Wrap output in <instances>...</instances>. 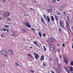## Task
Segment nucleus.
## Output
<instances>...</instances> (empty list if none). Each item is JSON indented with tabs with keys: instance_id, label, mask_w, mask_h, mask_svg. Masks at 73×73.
<instances>
[{
	"instance_id": "nucleus-5",
	"label": "nucleus",
	"mask_w": 73,
	"mask_h": 73,
	"mask_svg": "<svg viewBox=\"0 0 73 73\" xmlns=\"http://www.w3.org/2000/svg\"><path fill=\"white\" fill-rule=\"evenodd\" d=\"M66 28L68 29L69 28V22L68 21H66Z\"/></svg>"
},
{
	"instance_id": "nucleus-55",
	"label": "nucleus",
	"mask_w": 73,
	"mask_h": 73,
	"mask_svg": "<svg viewBox=\"0 0 73 73\" xmlns=\"http://www.w3.org/2000/svg\"><path fill=\"white\" fill-rule=\"evenodd\" d=\"M29 48L30 49H32L33 48V47H32L30 46L29 47Z\"/></svg>"
},
{
	"instance_id": "nucleus-46",
	"label": "nucleus",
	"mask_w": 73,
	"mask_h": 73,
	"mask_svg": "<svg viewBox=\"0 0 73 73\" xmlns=\"http://www.w3.org/2000/svg\"><path fill=\"white\" fill-rule=\"evenodd\" d=\"M0 20H3V17H0Z\"/></svg>"
},
{
	"instance_id": "nucleus-32",
	"label": "nucleus",
	"mask_w": 73,
	"mask_h": 73,
	"mask_svg": "<svg viewBox=\"0 0 73 73\" xmlns=\"http://www.w3.org/2000/svg\"><path fill=\"white\" fill-rule=\"evenodd\" d=\"M36 45H37V46H38V48H40V44H36Z\"/></svg>"
},
{
	"instance_id": "nucleus-14",
	"label": "nucleus",
	"mask_w": 73,
	"mask_h": 73,
	"mask_svg": "<svg viewBox=\"0 0 73 73\" xmlns=\"http://www.w3.org/2000/svg\"><path fill=\"white\" fill-rule=\"evenodd\" d=\"M0 52L1 53V54H5V51L4 50H2Z\"/></svg>"
},
{
	"instance_id": "nucleus-7",
	"label": "nucleus",
	"mask_w": 73,
	"mask_h": 73,
	"mask_svg": "<svg viewBox=\"0 0 73 73\" xmlns=\"http://www.w3.org/2000/svg\"><path fill=\"white\" fill-rule=\"evenodd\" d=\"M49 45H50V47L51 49V50H53L54 49V48L53 47V45L52 44H50V43H49Z\"/></svg>"
},
{
	"instance_id": "nucleus-53",
	"label": "nucleus",
	"mask_w": 73,
	"mask_h": 73,
	"mask_svg": "<svg viewBox=\"0 0 73 73\" xmlns=\"http://www.w3.org/2000/svg\"><path fill=\"white\" fill-rule=\"evenodd\" d=\"M60 58H62V56L61 55H59Z\"/></svg>"
},
{
	"instance_id": "nucleus-10",
	"label": "nucleus",
	"mask_w": 73,
	"mask_h": 73,
	"mask_svg": "<svg viewBox=\"0 0 73 73\" xmlns=\"http://www.w3.org/2000/svg\"><path fill=\"white\" fill-rule=\"evenodd\" d=\"M8 52H11V54H13V55L14 54V53H13V50H8Z\"/></svg>"
},
{
	"instance_id": "nucleus-17",
	"label": "nucleus",
	"mask_w": 73,
	"mask_h": 73,
	"mask_svg": "<svg viewBox=\"0 0 73 73\" xmlns=\"http://www.w3.org/2000/svg\"><path fill=\"white\" fill-rule=\"evenodd\" d=\"M27 56H29L30 57H31V58H32L33 57V56H32V55L30 54H27Z\"/></svg>"
},
{
	"instance_id": "nucleus-35",
	"label": "nucleus",
	"mask_w": 73,
	"mask_h": 73,
	"mask_svg": "<svg viewBox=\"0 0 73 73\" xmlns=\"http://www.w3.org/2000/svg\"><path fill=\"white\" fill-rule=\"evenodd\" d=\"M56 41V40L54 38H52V42H54Z\"/></svg>"
},
{
	"instance_id": "nucleus-61",
	"label": "nucleus",
	"mask_w": 73,
	"mask_h": 73,
	"mask_svg": "<svg viewBox=\"0 0 73 73\" xmlns=\"http://www.w3.org/2000/svg\"><path fill=\"white\" fill-rule=\"evenodd\" d=\"M63 13H64V14H65L66 13V12H64Z\"/></svg>"
},
{
	"instance_id": "nucleus-26",
	"label": "nucleus",
	"mask_w": 73,
	"mask_h": 73,
	"mask_svg": "<svg viewBox=\"0 0 73 73\" xmlns=\"http://www.w3.org/2000/svg\"><path fill=\"white\" fill-rule=\"evenodd\" d=\"M5 56L6 57H7V56H8V53L5 52Z\"/></svg>"
},
{
	"instance_id": "nucleus-20",
	"label": "nucleus",
	"mask_w": 73,
	"mask_h": 73,
	"mask_svg": "<svg viewBox=\"0 0 73 73\" xmlns=\"http://www.w3.org/2000/svg\"><path fill=\"white\" fill-rule=\"evenodd\" d=\"M47 10L48 12L50 13L51 12H52V10H51V9H47Z\"/></svg>"
},
{
	"instance_id": "nucleus-11",
	"label": "nucleus",
	"mask_w": 73,
	"mask_h": 73,
	"mask_svg": "<svg viewBox=\"0 0 73 73\" xmlns=\"http://www.w3.org/2000/svg\"><path fill=\"white\" fill-rule=\"evenodd\" d=\"M56 70L57 72L58 73H61V69H59V68H57Z\"/></svg>"
},
{
	"instance_id": "nucleus-28",
	"label": "nucleus",
	"mask_w": 73,
	"mask_h": 73,
	"mask_svg": "<svg viewBox=\"0 0 73 73\" xmlns=\"http://www.w3.org/2000/svg\"><path fill=\"white\" fill-rule=\"evenodd\" d=\"M53 38H50L48 39L49 41H50L51 42H52Z\"/></svg>"
},
{
	"instance_id": "nucleus-41",
	"label": "nucleus",
	"mask_w": 73,
	"mask_h": 73,
	"mask_svg": "<svg viewBox=\"0 0 73 73\" xmlns=\"http://www.w3.org/2000/svg\"><path fill=\"white\" fill-rule=\"evenodd\" d=\"M5 66V65L4 64H0V66Z\"/></svg>"
},
{
	"instance_id": "nucleus-37",
	"label": "nucleus",
	"mask_w": 73,
	"mask_h": 73,
	"mask_svg": "<svg viewBox=\"0 0 73 73\" xmlns=\"http://www.w3.org/2000/svg\"><path fill=\"white\" fill-rule=\"evenodd\" d=\"M61 28H63V29H64V30H65V29H65V27H64V26H63L62 27H61Z\"/></svg>"
},
{
	"instance_id": "nucleus-60",
	"label": "nucleus",
	"mask_w": 73,
	"mask_h": 73,
	"mask_svg": "<svg viewBox=\"0 0 73 73\" xmlns=\"http://www.w3.org/2000/svg\"><path fill=\"white\" fill-rule=\"evenodd\" d=\"M56 60H58V58H56Z\"/></svg>"
},
{
	"instance_id": "nucleus-39",
	"label": "nucleus",
	"mask_w": 73,
	"mask_h": 73,
	"mask_svg": "<svg viewBox=\"0 0 73 73\" xmlns=\"http://www.w3.org/2000/svg\"><path fill=\"white\" fill-rule=\"evenodd\" d=\"M5 27L6 28H9V26L8 25H5Z\"/></svg>"
},
{
	"instance_id": "nucleus-34",
	"label": "nucleus",
	"mask_w": 73,
	"mask_h": 73,
	"mask_svg": "<svg viewBox=\"0 0 73 73\" xmlns=\"http://www.w3.org/2000/svg\"><path fill=\"white\" fill-rule=\"evenodd\" d=\"M52 60H53L52 58V57L50 58L49 60L50 62V61H52Z\"/></svg>"
},
{
	"instance_id": "nucleus-47",
	"label": "nucleus",
	"mask_w": 73,
	"mask_h": 73,
	"mask_svg": "<svg viewBox=\"0 0 73 73\" xmlns=\"http://www.w3.org/2000/svg\"><path fill=\"white\" fill-rule=\"evenodd\" d=\"M30 72H32V73H34V71H33V70H31Z\"/></svg>"
},
{
	"instance_id": "nucleus-29",
	"label": "nucleus",
	"mask_w": 73,
	"mask_h": 73,
	"mask_svg": "<svg viewBox=\"0 0 73 73\" xmlns=\"http://www.w3.org/2000/svg\"><path fill=\"white\" fill-rule=\"evenodd\" d=\"M33 43L34 44L36 45L37 44V43H38V42H37V41H36V42L35 41L33 42Z\"/></svg>"
},
{
	"instance_id": "nucleus-21",
	"label": "nucleus",
	"mask_w": 73,
	"mask_h": 73,
	"mask_svg": "<svg viewBox=\"0 0 73 73\" xmlns=\"http://www.w3.org/2000/svg\"><path fill=\"white\" fill-rule=\"evenodd\" d=\"M15 64L17 66H20V65L18 63H16Z\"/></svg>"
},
{
	"instance_id": "nucleus-16",
	"label": "nucleus",
	"mask_w": 73,
	"mask_h": 73,
	"mask_svg": "<svg viewBox=\"0 0 73 73\" xmlns=\"http://www.w3.org/2000/svg\"><path fill=\"white\" fill-rule=\"evenodd\" d=\"M50 8L52 10H54L55 9V8H54V7L53 6H51L50 7Z\"/></svg>"
},
{
	"instance_id": "nucleus-54",
	"label": "nucleus",
	"mask_w": 73,
	"mask_h": 73,
	"mask_svg": "<svg viewBox=\"0 0 73 73\" xmlns=\"http://www.w3.org/2000/svg\"><path fill=\"white\" fill-rule=\"evenodd\" d=\"M1 37H2L3 38H4V37H3V35H1Z\"/></svg>"
},
{
	"instance_id": "nucleus-8",
	"label": "nucleus",
	"mask_w": 73,
	"mask_h": 73,
	"mask_svg": "<svg viewBox=\"0 0 73 73\" xmlns=\"http://www.w3.org/2000/svg\"><path fill=\"white\" fill-rule=\"evenodd\" d=\"M40 19L41 22H42V23L45 25V21L44 19V18H43V17H42L40 18Z\"/></svg>"
},
{
	"instance_id": "nucleus-22",
	"label": "nucleus",
	"mask_w": 73,
	"mask_h": 73,
	"mask_svg": "<svg viewBox=\"0 0 73 73\" xmlns=\"http://www.w3.org/2000/svg\"><path fill=\"white\" fill-rule=\"evenodd\" d=\"M58 66L59 68L60 69H61V64H58Z\"/></svg>"
},
{
	"instance_id": "nucleus-56",
	"label": "nucleus",
	"mask_w": 73,
	"mask_h": 73,
	"mask_svg": "<svg viewBox=\"0 0 73 73\" xmlns=\"http://www.w3.org/2000/svg\"><path fill=\"white\" fill-rule=\"evenodd\" d=\"M71 29H72V31H73V27L72 26L71 27Z\"/></svg>"
},
{
	"instance_id": "nucleus-18",
	"label": "nucleus",
	"mask_w": 73,
	"mask_h": 73,
	"mask_svg": "<svg viewBox=\"0 0 73 73\" xmlns=\"http://www.w3.org/2000/svg\"><path fill=\"white\" fill-rule=\"evenodd\" d=\"M38 35L41 38L42 37V35H41V33L40 32H38Z\"/></svg>"
},
{
	"instance_id": "nucleus-63",
	"label": "nucleus",
	"mask_w": 73,
	"mask_h": 73,
	"mask_svg": "<svg viewBox=\"0 0 73 73\" xmlns=\"http://www.w3.org/2000/svg\"><path fill=\"white\" fill-rule=\"evenodd\" d=\"M3 2H4V1H5V0H3Z\"/></svg>"
},
{
	"instance_id": "nucleus-36",
	"label": "nucleus",
	"mask_w": 73,
	"mask_h": 73,
	"mask_svg": "<svg viewBox=\"0 0 73 73\" xmlns=\"http://www.w3.org/2000/svg\"><path fill=\"white\" fill-rule=\"evenodd\" d=\"M2 31H4L5 32L6 31H7V30L5 29H2Z\"/></svg>"
},
{
	"instance_id": "nucleus-24",
	"label": "nucleus",
	"mask_w": 73,
	"mask_h": 73,
	"mask_svg": "<svg viewBox=\"0 0 73 73\" xmlns=\"http://www.w3.org/2000/svg\"><path fill=\"white\" fill-rule=\"evenodd\" d=\"M43 66H46V64L45 63H43L42 64Z\"/></svg>"
},
{
	"instance_id": "nucleus-59",
	"label": "nucleus",
	"mask_w": 73,
	"mask_h": 73,
	"mask_svg": "<svg viewBox=\"0 0 73 73\" xmlns=\"http://www.w3.org/2000/svg\"><path fill=\"white\" fill-rule=\"evenodd\" d=\"M50 25L51 26L52 25V23H51V22H50Z\"/></svg>"
},
{
	"instance_id": "nucleus-4",
	"label": "nucleus",
	"mask_w": 73,
	"mask_h": 73,
	"mask_svg": "<svg viewBox=\"0 0 73 73\" xmlns=\"http://www.w3.org/2000/svg\"><path fill=\"white\" fill-rule=\"evenodd\" d=\"M33 53L34 54L35 58L36 60H37L38 58V57H39V55L37 54L36 52H34Z\"/></svg>"
},
{
	"instance_id": "nucleus-44",
	"label": "nucleus",
	"mask_w": 73,
	"mask_h": 73,
	"mask_svg": "<svg viewBox=\"0 0 73 73\" xmlns=\"http://www.w3.org/2000/svg\"><path fill=\"white\" fill-rule=\"evenodd\" d=\"M67 19L68 21H69V17H67Z\"/></svg>"
},
{
	"instance_id": "nucleus-9",
	"label": "nucleus",
	"mask_w": 73,
	"mask_h": 73,
	"mask_svg": "<svg viewBox=\"0 0 73 73\" xmlns=\"http://www.w3.org/2000/svg\"><path fill=\"white\" fill-rule=\"evenodd\" d=\"M56 13V15H61V13L58 11H57Z\"/></svg>"
},
{
	"instance_id": "nucleus-3",
	"label": "nucleus",
	"mask_w": 73,
	"mask_h": 73,
	"mask_svg": "<svg viewBox=\"0 0 73 73\" xmlns=\"http://www.w3.org/2000/svg\"><path fill=\"white\" fill-rule=\"evenodd\" d=\"M59 25L60 27H62L64 26V23L62 22V21L61 20H60L59 21Z\"/></svg>"
},
{
	"instance_id": "nucleus-1",
	"label": "nucleus",
	"mask_w": 73,
	"mask_h": 73,
	"mask_svg": "<svg viewBox=\"0 0 73 73\" xmlns=\"http://www.w3.org/2000/svg\"><path fill=\"white\" fill-rule=\"evenodd\" d=\"M5 15H4L3 16V18H6L7 17V16H9V13L7 11H6L5 13Z\"/></svg>"
},
{
	"instance_id": "nucleus-15",
	"label": "nucleus",
	"mask_w": 73,
	"mask_h": 73,
	"mask_svg": "<svg viewBox=\"0 0 73 73\" xmlns=\"http://www.w3.org/2000/svg\"><path fill=\"white\" fill-rule=\"evenodd\" d=\"M54 17L56 20V21H57V20H58V17H57V16H56V15H55Z\"/></svg>"
},
{
	"instance_id": "nucleus-13",
	"label": "nucleus",
	"mask_w": 73,
	"mask_h": 73,
	"mask_svg": "<svg viewBox=\"0 0 73 73\" xmlns=\"http://www.w3.org/2000/svg\"><path fill=\"white\" fill-rule=\"evenodd\" d=\"M69 69H70V71L71 72H73V68L72 67V66L70 67V68H69Z\"/></svg>"
},
{
	"instance_id": "nucleus-57",
	"label": "nucleus",
	"mask_w": 73,
	"mask_h": 73,
	"mask_svg": "<svg viewBox=\"0 0 73 73\" xmlns=\"http://www.w3.org/2000/svg\"><path fill=\"white\" fill-rule=\"evenodd\" d=\"M6 30H7V32H9V30L7 29H6Z\"/></svg>"
},
{
	"instance_id": "nucleus-62",
	"label": "nucleus",
	"mask_w": 73,
	"mask_h": 73,
	"mask_svg": "<svg viewBox=\"0 0 73 73\" xmlns=\"http://www.w3.org/2000/svg\"><path fill=\"white\" fill-rule=\"evenodd\" d=\"M31 9H32V10H33V9H32V8H30Z\"/></svg>"
},
{
	"instance_id": "nucleus-43",
	"label": "nucleus",
	"mask_w": 73,
	"mask_h": 73,
	"mask_svg": "<svg viewBox=\"0 0 73 73\" xmlns=\"http://www.w3.org/2000/svg\"><path fill=\"white\" fill-rule=\"evenodd\" d=\"M52 2L54 3H55L56 2V0H52Z\"/></svg>"
},
{
	"instance_id": "nucleus-33",
	"label": "nucleus",
	"mask_w": 73,
	"mask_h": 73,
	"mask_svg": "<svg viewBox=\"0 0 73 73\" xmlns=\"http://www.w3.org/2000/svg\"><path fill=\"white\" fill-rule=\"evenodd\" d=\"M22 30L23 32H27V31L25 29H22Z\"/></svg>"
},
{
	"instance_id": "nucleus-31",
	"label": "nucleus",
	"mask_w": 73,
	"mask_h": 73,
	"mask_svg": "<svg viewBox=\"0 0 73 73\" xmlns=\"http://www.w3.org/2000/svg\"><path fill=\"white\" fill-rule=\"evenodd\" d=\"M7 20H9V21H11V19L10 18H7Z\"/></svg>"
},
{
	"instance_id": "nucleus-51",
	"label": "nucleus",
	"mask_w": 73,
	"mask_h": 73,
	"mask_svg": "<svg viewBox=\"0 0 73 73\" xmlns=\"http://www.w3.org/2000/svg\"><path fill=\"white\" fill-rule=\"evenodd\" d=\"M62 46L63 47H64V46H65V44H62Z\"/></svg>"
},
{
	"instance_id": "nucleus-25",
	"label": "nucleus",
	"mask_w": 73,
	"mask_h": 73,
	"mask_svg": "<svg viewBox=\"0 0 73 73\" xmlns=\"http://www.w3.org/2000/svg\"><path fill=\"white\" fill-rule=\"evenodd\" d=\"M47 19L48 22H50V19H49V17L48 16H47Z\"/></svg>"
},
{
	"instance_id": "nucleus-58",
	"label": "nucleus",
	"mask_w": 73,
	"mask_h": 73,
	"mask_svg": "<svg viewBox=\"0 0 73 73\" xmlns=\"http://www.w3.org/2000/svg\"><path fill=\"white\" fill-rule=\"evenodd\" d=\"M59 45H60V44H57V46H59Z\"/></svg>"
},
{
	"instance_id": "nucleus-12",
	"label": "nucleus",
	"mask_w": 73,
	"mask_h": 73,
	"mask_svg": "<svg viewBox=\"0 0 73 73\" xmlns=\"http://www.w3.org/2000/svg\"><path fill=\"white\" fill-rule=\"evenodd\" d=\"M51 19L52 21H54V17H53V16H52L51 17Z\"/></svg>"
},
{
	"instance_id": "nucleus-27",
	"label": "nucleus",
	"mask_w": 73,
	"mask_h": 73,
	"mask_svg": "<svg viewBox=\"0 0 73 73\" xmlns=\"http://www.w3.org/2000/svg\"><path fill=\"white\" fill-rule=\"evenodd\" d=\"M70 65H71V66H73V61H71V62L70 63Z\"/></svg>"
},
{
	"instance_id": "nucleus-52",
	"label": "nucleus",
	"mask_w": 73,
	"mask_h": 73,
	"mask_svg": "<svg viewBox=\"0 0 73 73\" xmlns=\"http://www.w3.org/2000/svg\"><path fill=\"white\" fill-rule=\"evenodd\" d=\"M54 52H56V51H57V50H56V49H54Z\"/></svg>"
},
{
	"instance_id": "nucleus-45",
	"label": "nucleus",
	"mask_w": 73,
	"mask_h": 73,
	"mask_svg": "<svg viewBox=\"0 0 73 73\" xmlns=\"http://www.w3.org/2000/svg\"><path fill=\"white\" fill-rule=\"evenodd\" d=\"M43 16L44 17H45V18H46V15H44Z\"/></svg>"
},
{
	"instance_id": "nucleus-40",
	"label": "nucleus",
	"mask_w": 73,
	"mask_h": 73,
	"mask_svg": "<svg viewBox=\"0 0 73 73\" xmlns=\"http://www.w3.org/2000/svg\"><path fill=\"white\" fill-rule=\"evenodd\" d=\"M66 72H68V73H70L69 72V70H68V69H66Z\"/></svg>"
},
{
	"instance_id": "nucleus-50",
	"label": "nucleus",
	"mask_w": 73,
	"mask_h": 73,
	"mask_svg": "<svg viewBox=\"0 0 73 73\" xmlns=\"http://www.w3.org/2000/svg\"><path fill=\"white\" fill-rule=\"evenodd\" d=\"M63 7H65V6H66V5L65 4H64V5H62Z\"/></svg>"
},
{
	"instance_id": "nucleus-2",
	"label": "nucleus",
	"mask_w": 73,
	"mask_h": 73,
	"mask_svg": "<svg viewBox=\"0 0 73 73\" xmlns=\"http://www.w3.org/2000/svg\"><path fill=\"white\" fill-rule=\"evenodd\" d=\"M24 24L28 28H31V26L30 25V24L28 22L24 23Z\"/></svg>"
},
{
	"instance_id": "nucleus-23",
	"label": "nucleus",
	"mask_w": 73,
	"mask_h": 73,
	"mask_svg": "<svg viewBox=\"0 0 73 73\" xmlns=\"http://www.w3.org/2000/svg\"><path fill=\"white\" fill-rule=\"evenodd\" d=\"M64 62L66 64H68V61L66 60H64Z\"/></svg>"
},
{
	"instance_id": "nucleus-30",
	"label": "nucleus",
	"mask_w": 73,
	"mask_h": 73,
	"mask_svg": "<svg viewBox=\"0 0 73 73\" xmlns=\"http://www.w3.org/2000/svg\"><path fill=\"white\" fill-rule=\"evenodd\" d=\"M23 15L24 16H29V14H24Z\"/></svg>"
},
{
	"instance_id": "nucleus-6",
	"label": "nucleus",
	"mask_w": 73,
	"mask_h": 73,
	"mask_svg": "<svg viewBox=\"0 0 73 73\" xmlns=\"http://www.w3.org/2000/svg\"><path fill=\"white\" fill-rule=\"evenodd\" d=\"M44 55H41L40 58L39 60L41 61H44Z\"/></svg>"
},
{
	"instance_id": "nucleus-42",
	"label": "nucleus",
	"mask_w": 73,
	"mask_h": 73,
	"mask_svg": "<svg viewBox=\"0 0 73 73\" xmlns=\"http://www.w3.org/2000/svg\"><path fill=\"white\" fill-rule=\"evenodd\" d=\"M43 36H44V37H45V36H46V34L45 33H44L43 34Z\"/></svg>"
},
{
	"instance_id": "nucleus-64",
	"label": "nucleus",
	"mask_w": 73,
	"mask_h": 73,
	"mask_svg": "<svg viewBox=\"0 0 73 73\" xmlns=\"http://www.w3.org/2000/svg\"><path fill=\"white\" fill-rule=\"evenodd\" d=\"M59 31H61V29H59Z\"/></svg>"
},
{
	"instance_id": "nucleus-38",
	"label": "nucleus",
	"mask_w": 73,
	"mask_h": 73,
	"mask_svg": "<svg viewBox=\"0 0 73 73\" xmlns=\"http://www.w3.org/2000/svg\"><path fill=\"white\" fill-rule=\"evenodd\" d=\"M31 30H32L34 31V32H35V29H33V28H31Z\"/></svg>"
},
{
	"instance_id": "nucleus-49",
	"label": "nucleus",
	"mask_w": 73,
	"mask_h": 73,
	"mask_svg": "<svg viewBox=\"0 0 73 73\" xmlns=\"http://www.w3.org/2000/svg\"><path fill=\"white\" fill-rule=\"evenodd\" d=\"M64 69H65V70H66V69H67V67H66V66L64 67Z\"/></svg>"
},
{
	"instance_id": "nucleus-48",
	"label": "nucleus",
	"mask_w": 73,
	"mask_h": 73,
	"mask_svg": "<svg viewBox=\"0 0 73 73\" xmlns=\"http://www.w3.org/2000/svg\"><path fill=\"white\" fill-rule=\"evenodd\" d=\"M57 51L58 52H60V49H59L58 48L57 49Z\"/></svg>"
},
{
	"instance_id": "nucleus-19",
	"label": "nucleus",
	"mask_w": 73,
	"mask_h": 73,
	"mask_svg": "<svg viewBox=\"0 0 73 73\" xmlns=\"http://www.w3.org/2000/svg\"><path fill=\"white\" fill-rule=\"evenodd\" d=\"M43 48L45 52V51L46 50V47L44 46H43Z\"/></svg>"
}]
</instances>
